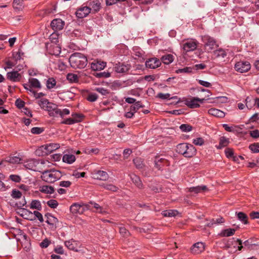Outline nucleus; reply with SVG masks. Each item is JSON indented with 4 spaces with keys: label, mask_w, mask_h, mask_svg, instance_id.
Segmentation results:
<instances>
[{
    "label": "nucleus",
    "mask_w": 259,
    "mask_h": 259,
    "mask_svg": "<svg viewBox=\"0 0 259 259\" xmlns=\"http://www.w3.org/2000/svg\"><path fill=\"white\" fill-rule=\"evenodd\" d=\"M24 0H13V7L15 11H22L24 6Z\"/></svg>",
    "instance_id": "4be33fe9"
},
{
    "label": "nucleus",
    "mask_w": 259,
    "mask_h": 259,
    "mask_svg": "<svg viewBox=\"0 0 259 259\" xmlns=\"http://www.w3.org/2000/svg\"><path fill=\"white\" fill-rule=\"evenodd\" d=\"M65 245L68 249L77 251V250L75 249L76 246L74 241L72 239L65 241Z\"/></svg>",
    "instance_id": "37998d69"
},
{
    "label": "nucleus",
    "mask_w": 259,
    "mask_h": 259,
    "mask_svg": "<svg viewBox=\"0 0 259 259\" xmlns=\"http://www.w3.org/2000/svg\"><path fill=\"white\" fill-rule=\"evenodd\" d=\"M229 143V139L222 137L220 138L219 145L217 146L218 149H221L227 146Z\"/></svg>",
    "instance_id": "c9c22d12"
},
{
    "label": "nucleus",
    "mask_w": 259,
    "mask_h": 259,
    "mask_svg": "<svg viewBox=\"0 0 259 259\" xmlns=\"http://www.w3.org/2000/svg\"><path fill=\"white\" fill-rule=\"evenodd\" d=\"M70 210L73 214H81L84 211L85 208L83 205L75 203L71 205Z\"/></svg>",
    "instance_id": "ddd939ff"
},
{
    "label": "nucleus",
    "mask_w": 259,
    "mask_h": 259,
    "mask_svg": "<svg viewBox=\"0 0 259 259\" xmlns=\"http://www.w3.org/2000/svg\"><path fill=\"white\" fill-rule=\"evenodd\" d=\"M119 232L124 237H127L129 235L128 231L123 226L119 227Z\"/></svg>",
    "instance_id": "13d9d810"
},
{
    "label": "nucleus",
    "mask_w": 259,
    "mask_h": 259,
    "mask_svg": "<svg viewBox=\"0 0 259 259\" xmlns=\"http://www.w3.org/2000/svg\"><path fill=\"white\" fill-rule=\"evenodd\" d=\"M91 8L85 6L79 8L76 12L75 14L77 18H83L87 17L90 13Z\"/></svg>",
    "instance_id": "9d476101"
},
{
    "label": "nucleus",
    "mask_w": 259,
    "mask_h": 259,
    "mask_svg": "<svg viewBox=\"0 0 259 259\" xmlns=\"http://www.w3.org/2000/svg\"><path fill=\"white\" fill-rule=\"evenodd\" d=\"M44 131V129L41 127H34L31 130V132L33 134H40Z\"/></svg>",
    "instance_id": "6e6d98bb"
},
{
    "label": "nucleus",
    "mask_w": 259,
    "mask_h": 259,
    "mask_svg": "<svg viewBox=\"0 0 259 259\" xmlns=\"http://www.w3.org/2000/svg\"><path fill=\"white\" fill-rule=\"evenodd\" d=\"M46 111L48 112L50 116L53 117H58V114L60 113V109L58 108V106L53 103L50 104Z\"/></svg>",
    "instance_id": "4468645a"
},
{
    "label": "nucleus",
    "mask_w": 259,
    "mask_h": 259,
    "mask_svg": "<svg viewBox=\"0 0 259 259\" xmlns=\"http://www.w3.org/2000/svg\"><path fill=\"white\" fill-rule=\"evenodd\" d=\"M40 191L42 193L46 194H53L54 192V189L53 187L51 186H42L40 187Z\"/></svg>",
    "instance_id": "c756f323"
},
{
    "label": "nucleus",
    "mask_w": 259,
    "mask_h": 259,
    "mask_svg": "<svg viewBox=\"0 0 259 259\" xmlns=\"http://www.w3.org/2000/svg\"><path fill=\"white\" fill-rule=\"evenodd\" d=\"M33 214L35 217V220L37 218L40 222H42L44 221L42 215L39 212L34 211Z\"/></svg>",
    "instance_id": "bf43d9fd"
},
{
    "label": "nucleus",
    "mask_w": 259,
    "mask_h": 259,
    "mask_svg": "<svg viewBox=\"0 0 259 259\" xmlns=\"http://www.w3.org/2000/svg\"><path fill=\"white\" fill-rule=\"evenodd\" d=\"M23 55V53L21 52L20 50H19L18 52L16 53H13V57L14 59L15 60V61L19 60L21 59L22 55Z\"/></svg>",
    "instance_id": "052dcab7"
},
{
    "label": "nucleus",
    "mask_w": 259,
    "mask_h": 259,
    "mask_svg": "<svg viewBox=\"0 0 259 259\" xmlns=\"http://www.w3.org/2000/svg\"><path fill=\"white\" fill-rule=\"evenodd\" d=\"M91 203L93 205L94 208H95L97 209V212L102 214H104L106 213V211L98 204L95 202H91Z\"/></svg>",
    "instance_id": "49530a36"
},
{
    "label": "nucleus",
    "mask_w": 259,
    "mask_h": 259,
    "mask_svg": "<svg viewBox=\"0 0 259 259\" xmlns=\"http://www.w3.org/2000/svg\"><path fill=\"white\" fill-rule=\"evenodd\" d=\"M62 176V173L60 171L51 169L43 171L41 178L43 181L52 183L60 179Z\"/></svg>",
    "instance_id": "7ed1b4c3"
},
{
    "label": "nucleus",
    "mask_w": 259,
    "mask_h": 259,
    "mask_svg": "<svg viewBox=\"0 0 259 259\" xmlns=\"http://www.w3.org/2000/svg\"><path fill=\"white\" fill-rule=\"evenodd\" d=\"M250 135L251 137L257 138L259 137V131L255 130L250 132Z\"/></svg>",
    "instance_id": "774afa93"
},
{
    "label": "nucleus",
    "mask_w": 259,
    "mask_h": 259,
    "mask_svg": "<svg viewBox=\"0 0 259 259\" xmlns=\"http://www.w3.org/2000/svg\"><path fill=\"white\" fill-rule=\"evenodd\" d=\"M47 161L42 160L39 162L38 160L31 159L27 160L24 163V166L27 169L33 170L34 171L37 170V166L39 164H44Z\"/></svg>",
    "instance_id": "423d86ee"
},
{
    "label": "nucleus",
    "mask_w": 259,
    "mask_h": 259,
    "mask_svg": "<svg viewBox=\"0 0 259 259\" xmlns=\"http://www.w3.org/2000/svg\"><path fill=\"white\" fill-rule=\"evenodd\" d=\"M161 60L163 63L169 64L174 61V56L171 54H166L161 57Z\"/></svg>",
    "instance_id": "2f4dec72"
},
{
    "label": "nucleus",
    "mask_w": 259,
    "mask_h": 259,
    "mask_svg": "<svg viewBox=\"0 0 259 259\" xmlns=\"http://www.w3.org/2000/svg\"><path fill=\"white\" fill-rule=\"evenodd\" d=\"M47 204L51 208H55L58 205V203L55 199H51L47 202Z\"/></svg>",
    "instance_id": "3c124183"
},
{
    "label": "nucleus",
    "mask_w": 259,
    "mask_h": 259,
    "mask_svg": "<svg viewBox=\"0 0 259 259\" xmlns=\"http://www.w3.org/2000/svg\"><path fill=\"white\" fill-rule=\"evenodd\" d=\"M208 113L209 114L217 117L222 118L225 116V113L223 111L215 108L209 109Z\"/></svg>",
    "instance_id": "b1692460"
},
{
    "label": "nucleus",
    "mask_w": 259,
    "mask_h": 259,
    "mask_svg": "<svg viewBox=\"0 0 259 259\" xmlns=\"http://www.w3.org/2000/svg\"><path fill=\"white\" fill-rule=\"evenodd\" d=\"M103 187L105 189L112 192H116L118 190V187L111 184L104 185Z\"/></svg>",
    "instance_id": "a18cd8bd"
},
{
    "label": "nucleus",
    "mask_w": 259,
    "mask_h": 259,
    "mask_svg": "<svg viewBox=\"0 0 259 259\" xmlns=\"http://www.w3.org/2000/svg\"><path fill=\"white\" fill-rule=\"evenodd\" d=\"M37 103L40 108L45 110H47V108L50 106V104L52 103V102H49L48 99L44 98L37 101Z\"/></svg>",
    "instance_id": "a878e982"
},
{
    "label": "nucleus",
    "mask_w": 259,
    "mask_h": 259,
    "mask_svg": "<svg viewBox=\"0 0 259 259\" xmlns=\"http://www.w3.org/2000/svg\"><path fill=\"white\" fill-rule=\"evenodd\" d=\"M197 44L196 41L189 40L184 42L183 48L186 52L193 51L197 48Z\"/></svg>",
    "instance_id": "9b49d317"
},
{
    "label": "nucleus",
    "mask_w": 259,
    "mask_h": 259,
    "mask_svg": "<svg viewBox=\"0 0 259 259\" xmlns=\"http://www.w3.org/2000/svg\"><path fill=\"white\" fill-rule=\"evenodd\" d=\"M28 83L30 84V87L32 88L36 89H40L41 88L40 82L36 78H30L28 80Z\"/></svg>",
    "instance_id": "c85d7f7f"
},
{
    "label": "nucleus",
    "mask_w": 259,
    "mask_h": 259,
    "mask_svg": "<svg viewBox=\"0 0 259 259\" xmlns=\"http://www.w3.org/2000/svg\"><path fill=\"white\" fill-rule=\"evenodd\" d=\"M177 152L184 155L185 157H192L196 154V150L191 144L181 143L177 145Z\"/></svg>",
    "instance_id": "f03ea898"
},
{
    "label": "nucleus",
    "mask_w": 259,
    "mask_h": 259,
    "mask_svg": "<svg viewBox=\"0 0 259 259\" xmlns=\"http://www.w3.org/2000/svg\"><path fill=\"white\" fill-rule=\"evenodd\" d=\"M69 62L72 68L81 69L87 66L88 60L84 55L80 53H75L70 56Z\"/></svg>",
    "instance_id": "f257e3e1"
},
{
    "label": "nucleus",
    "mask_w": 259,
    "mask_h": 259,
    "mask_svg": "<svg viewBox=\"0 0 259 259\" xmlns=\"http://www.w3.org/2000/svg\"><path fill=\"white\" fill-rule=\"evenodd\" d=\"M89 7L93 9L95 12H97L101 8V3L98 0L92 1L89 3Z\"/></svg>",
    "instance_id": "bb28decb"
},
{
    "label": "nucleus",
    "mask_w": 259,
    "mask_h": 259,
    "mask_svg": "<svg viewBox=\"0 0 259 259\" xmlns=\"http://www.w3.org/2000/svg\"><path fill=\"white\" fill-rule=\"evenodd\" d=\"M249 149L254 153L259 152V143H254L249 146Z\"/></svg>",
    "instance_id": "8fccbe9b"
},
{
    "label": "nucleus",
    "mask_w": 259,
    "mask_h": 259,
    "mask_svg": "<svg viewBox=\"0 0 259 259\" xmlns=\"http://www.w3.org/2000/svg\"><path fill=\"white\" fill-rule=\"evenodd\" d=\"M45 217L47 218L46 222L50 225H56L58 222V219L51 214L48 213L46 214Z\"/></svg>",
    "instance_id": "cd10ccee"
},
{
    "label": "nucleus",
    "mask_w": 259,
    "mask_h": 259,
    "mask_svg": "<svg viewBox=\"0 0 259 259\" xmlns=\"http://www.w3.org/2000/svg\"><path fill=\"white\" fill-rule=\"evenodd\" d=\"M21 215L25 219H27L30 221L35 220V217L32 212L30 211L23 208L21 210Z\"/></svg>",
    "instance_id": "412c9836"
},
{
    "label": "nucleus",
    "mask_w": 259,
    "mask_h": 259,
    "mask_svg": "<svg viewBox=\"0 0 259 259\" xmlns=\"http://www.w3.org/2000/svg\"><path fill=\"white\" fill-rule=\"evenodd\" d=\"M144 107L140 101H138L135 103V104L132 105L130 107V109L134 112H137L140 108Z\"/></svg>",
    "instance_id": "a19ab883"
},
{
    "label": "nucleus",
    "mask_w": 259,
    "mask_h": 259,
    "mask_svg": "<svg viewBox=\"0 0 259 259\" xmlns=\"http://www.w3.org/2000/svg\"><path fill=\"white\" fill-rule=\"evenodd\" d=\"M75 160V157L73 154H65L63 156V161L64 162L71 164Z\"/></svg>",
    "instance_id": "7c9ffc66"
},
{
    "label": "nucleus",
    "mask_w": 259,
    "mask_h": 259,
    "mask_svg": "<svg viewBox=\"0 0 259 259\" xmlns=\"http://www.w3.org/2000/svg\"><path fill=\"white\" fill-rule=\"evenodd\" d=\"M24 102L22 100L18 99L16 100L15 105L19 109L22 108L24 106Z\"/></svg>",
    "instance_id": "69168bd1"
},
{
    "label": "nucleus",
    "mask_w": 259,
    "mask_h": 259,
    "mask_svg": "<svg viewBox=\"0 0 259 259\" xmlns=\"http://www.w3.org/2000/svg\"><path fill=\"white\" fill-rule=\"evenodd\" d=\"M7 78L13 82H17L20 80L21 75L17 71H12L7 73Z\"/></svg>",
    "instance_id": "dca6fc26"
},
{
    "label": "nucleus",
    "mask_w": 259,
    "mask_h": 259,
    "mask_svg": "<svg viewBox=\"0 0 259 259\" xmlns=\"http://www.w3.org/2000/svg\"><path fill=\"white\" fill-rule=\"evenodd\" d=\"M10 179L13 182L18 183L21 181V177L18 175H11L10 176Z\"/></svg>",
    "instance_id": "e2e57ef3"
},
{
    "label": "nucleus",
    "mask_w": 259,
    "mask_h": 259,
    "mask_svg": "<svg viewBox=\"0 0 259 259\" xmlns=\"http://www.w3.org/2000/svg\"><path fill=\"white\" fill-rule=\"evenodd\" d=\"M204 101V99H200L197 97H192L190 99H187L185 101L186 105L191 108H195L199 107L200 105L199 104V102L201 103H203Z\"/></svg>",
    "instance_id": "6e6552de"
},
{
    "label": "nucleus",
    "mask_w": 259,
    "mask_h": 259,
    "mask_svg": "<svg viewBox=\"0 0 259 259\" xmlns=\"http://www.w3.org/2000/svg\"><path fill=\"white\" fill-rule=\"evenodd\" d=\"M64 22L61 19H54L51 23L52 28L55 31L62 30L64 27Z\"/></svg>",
    "instance_id": "2eb2a0df"
},
{
    "label": "nucleus",
    "mask_w": 259,
    "mask_h": 259,
    "mask_svg": "<svg viewBox=\"0 0 259 259\" xmlns=\"http://www.w3.org/2000/svg\"><path fill=\"white\" fill-rule=\"evenodd\" d=\"M95 91L98 92L100 93L101 95L103 96H106L109 94L110 92L108 90L105 89L103 88H96L95 89Z\"/></svg>",
    "instance_id": "de8ad7c7"
},
{
    "label": "nucleus",
    "mask_w": 259,
    "mask_h": 259,
    "mask_svg": "<svg viewBox=\"0 0 259 259\" xmlns=\"http://www.w3.org/2000/svg\"><path fill=\"white\" fill-rule=\"evenodd\" d=\"M110 76V73L109 72H100L96 74V76L99 78H107Z\"/></svg>",
    "instance_id": "680f3d73"
},
{
    "label": "nucleus",
    "mask_w": 259,
    "mask_h": 259,
    "mask_svg": "<svg viewBox=\"0 0 259 259\" xmlns=\"http://www.w3.org/2000/svg\"><path fill=\"white\" fill-rule=\"evenodd\" d=\"M204 250V245L202 242L195 243L191 248V252L194 254H199Z\"/></svg>",
    "instance_id": "aec40b11"
},
{
    "label": "nucleus",
    "mask_w": 259,
    "mask_h": 259,
    "mask_svg": "<svg viewBox=\"0 0 259 259\" xmlns=\"http://www.w3.org/2000/svg\"><path fill=\"white\" fill-rule=\"evenodd\" d=\"M98 95L95 93H91L89 95L87 100L90 102H94L98 99Z\"/></svg>",
    "instance_id": "5fc2aeb1"
},
{
    "label": "nucleus",
    "mask_w": 259,
    "mask_h": 259,
    "mask_svg": "<svg viewBox=\"0 0 259 259\" xmlns=\"http://www.w3.org/2000/svg\"><path fill=\"white\" fill-rule=\"evenodd\" d=\"M22 158L19 156H11L6 159V161L12 164H18L22 161Z\"/></svg>",
    "instance_id": "473e14b6"
},
{
    "label": "nucleus",
    "mask_w": 259,
    "mask_h": 259,
    "mask_svg": "<svg viewBox=\"0 0 259 259\" xmlns=\"http://www.w3.org/2000/svg\"><path fill=\"white\" fill-rule=\"evenodd\" d=\"M178 213L175 210H166L162 212V214L165 217H171L176 216Z\"/></svg>",
    "instance_id": "e433bc0d"
},
{
    "label": "nucleus",
    "mask_w": 259,
    "mask_h": 259,
    "mask_svg": "<svg viewBox=\"0 0 259 259\" xmlns=\"http://www.w3.org/2000/svg\"><path fill=\"white\" fill-rule=\"evenodd\" d=\"M208 191V189L206 186H198L196 187H190L189 188V191L190 192H194L195 193H199Z\"/></svg>",
    "instance_id": "393cba45"
},
{
    "label": "nucleus",
    "mask_w": 259,
    "mask_h": 259,
    "mask_svg": "<svg viewBox=\"0 0 259 259\" xmlns=\"http://www.w3.org/2000/svg\"><path fill=\"white\" fill-rule=\"evenodd\" d=\"M133 161H134L135 165L137 167V168H141L143 167V162L140 159H139V158L134 159Z\"/></svg>",
    "instance_id": "4d7b16f0"
},
{
    "label": "nucleus",
    "mask_w": 259,
    "mask_h": 259,
    "mask_svg": "<svg viewBox=\"0 0 259 259\" xmlns=\"http://www.w3.org/2000/svg\"><path fill=\"white\" fill-rule=\"evenodd\" d=\"M204 143V140L202 138H197L193 140V143L197 146H202Z\"/></svg>",
    "instance_id": "864d4df0"
},
{
    "label": "nucleus",
    "mask_w": 259,
    "mask_h": 259,
    "mask_svg": "<svg viewBox=\"0 0 259 259\" xmlns=\"http://www.w3.org/2000/svg\"><path fill=\"white\" fill-rule=\"evenodd\" d=\"M130 178L133 183L139 189H142L143 186L140 178L135 174L130 175Z\"/></svg>",
    "instance_id": "5701e85b"
},
{
    "label": "nucleus",
    "mask_w": 259,
    "mask_h": 259,
    "mask_svg": "<svg viewBox=\"0 0 259 259\" xmlns=\"http://www.w3.org/2000/svg\"><path fill=\"white\" fill-rule=\"evenodd\" d=\"M180 128L183 132H189L192 130V127L188 124H183L180 125Z\"/></svg>",
    "instance_id": "c03bdc74"
},
{
    "label": "nucleus",
    "mask_w": 259,
    "mask_h": 259,
    "mask_svg": "<svg viewBox=\"0 0 259 259\" xmlns=\"http://www.w3.org/2000/svg\"><path fill=\"white\" fill-rule=\"evenodd\" d=\"M157 97L160 98L161 99H167L170 98V94L168 93L163 94L160 93L158 94V95H157Z\"/></svg>",
    "instance_id": "338daca9"
},
{
    "label": "nucleus",
    "mask_w": 259,
    "mask_h": 259,
    "mask_svg": "<svg viewBox=\"0 0 259 259\" xmlns=\"http://www.w3.org/2000/svg\"><path fill=\"white\" fill-rule=\"evenodd\" d=\"M114 69L117 73H125L130 70V65L128 64L125 65L119 63L115 65Z\"/></svg>",
    "instance_id": "a211bd4d"
},
{
    "label": "nucleus",
    "mask_w": 259,
    "mask_h": 259,
    "mask_svg": "<svg viewBox=\"0 0 259 259\" xmlns=\"http://www.w3.org/2000/svg\"><path fill=\"white\" fill-rule=\"evenodd\" d=\"M202 41L204 44V47L206 51L209 52L218 47L215 39L208 35L202 37Z\"/></svg>",
    "instance_id": "39448f33"
},
{
    "label": "nucleus",
    "mask_w": 259,
    "mask_h": 259,
    "mask_svg": "<svg viewBox=\"0 0 259 259\" xmlns=\"http://www.w3.org/2000/svg\"><path fill=\"white\" fill-rule=\"evenodd\" d=\"M11 196L14 198L18 199L21 197L22 193L20 191L15 189L12 191Z\"/></svg>",
    "instance_id": "603ef678"
},
{
    "label": "nucleus",
    "mask_w": 259,
    "mask_h": 259,
    "mask_svg": "<svg viewBox=\"0 0 259 259\" xmlns=\"http://www.w3.org/2000/svg\"><path fill=\"white\" fill-rule=\"evenodd\" d=\"M56 85V81L53 77L49 78L46 82L47 89L50 90L54 88Z\"/></svg>",
    "instance_id": "4c0bfd02"
},
{
    "label": "nucleus",
    "mask_w": 259,
    "mask_h": 259,
    "mask_svg": "<svg viewBox=\"0 0 259 259\" xmlns=\"http://www.w3.org/2000/svg\"><path fill=\"white\" fill-rule=\"evenodd\" d=\"M30 208L31 209H36L37 210H40L41 208V203L39 201L34 200L32 201L30 204Z\"/></svg>",
    "instance_id": "58836bf2"
},
{
    "label": "nucleus",
    "mask_w": 259,
    "mask_h": 259,
    "mask_svg": "<svg viewBox=\"0 0 259 259\" xmlns=\"http://www.w3.org/2000/svg\"><path fill=\"white\" fill-rule=\"evenodd\" d=\"M237 218L239 220L241 221L244 224H247V215L242 212H236Z\"/></svg>",
    "instance_id": "f704fd0d"
},
{
    "label": "nucleus",
    "mask_w": 259,
    "mask_h": 259,
    "mask_svg": "<svg viewBox=\"0 0 259 259\" xmlns=\"http://www.w3.org/2000/svg\"><path fill=\"white\" fill-rule=\"evenodd\" d=\"M58 114V116L63 117L65 115H68L70 113V111L68 109H64L63 110L60 109V113Z\"/></svg>",
    "instance_id": "0e129e2a"
},
{
    "label": "nucleus",
    "mask_w": 259,
    "mask_h": 259,
    "mask_svg": "<svg viewBox=\"0 0 259 259\" xmlns=\"http://www.w3.org/2000/svg\"><path fill=\"white\" fill-rule=\"evenodd\" d=\"M234 229H227L222 230L220 233V235L222 237H229L233 235L235 232Z\"/></svg>",
    "instance_id": "72a5a7b5"
},
{
    "label": "nucleus",
    "mask_w": 259,
    "mask_h": 259,
    "mask_svg": "<svg viewBox=\"0 0 259 259\" xmlns=\"http://www.w3.org/2000/svg\"><path fill=\"white\" fill-rule=\"evenodd\" d=\"M213 54L215 58H224L226 56L225 52L222 49L217 50L213 52Z\"/></svg>",
    "instance_id": "79ce46f5"
},
{
    "label": "nucleus",
    "mask_w": 259,
    "mask_h": 259,
    "mask_svg": "<svg viewBox=\"0 0 259 259\" xmlns=\"http://www.w3.org/2000/svg\"><path fill=\"white\" fill-rule=\"evenodd\" d=\"M154 162L155 166L158 169H160L163 165H168L169 164L168 161L164 158L160 157V156L155 157Z\"/></svg>",
    "instance_id": "f3484780"
},
{
    "label": "nucleus",
    "mask_w": 259,
    "mask_h": 259,
    "mask_svg": "<svg viewBox=\"0 0 259 259\" xmlns=\"http://www.w3.org/2000/svg\"><path fill=\"white\" fill-rule=\"evenodd\" d=\"M72 118L75 123L80 122L83 117V115L81 114H73L72 115Z\"/></svg>",
    "instance_id": "09e8293b"
},
{
    "label": "nucleus",
    "mask_w": 259,
    "mask_h": 259,
    "mask_svg": "<svg viewBox=\"0 0 259 259\" xmlns=\"http://www.w3.org/2000/svg\"><path fill=\"white\" fill-rule=\"evenodd\" d=\"M92 175L94 179L101 181H106L109 178L107 172L103 170H94L92 172Z\"/></svg>",
    "instance_id": "1a4fd4ad"
},
{
    "label": "nucleus",
    "mask_w": 259,
    "mask_h": 259,
    "mask_svg": "<svg viewBox=\"0 0 259 259\" xmlns=\"http://www.w3.org/2000/svg\"><path fill=\"white\" fill-rule=\"evenodd\" d=\"M67 79L70 82H77L78 81V77L77 75L73 73H68L67 75Z\"/></svg>",
    "instance_id": "ea45409f"
},
{
    "label": "nucleus",
    "mask_w": 259,
    "mask_h": 259,
    "mask_svg": "<svg viewBox=\"0 0 259 259\" xmlns=\"http://www.w3.org/2000/svg\"><path fill=\"white\" fill-rule=\"evenodd\" d=\"M106 65L105 62L101 61H94L91 64V68L93 70H100L103 69Z\"/></svg>",
    "instance_id": "6ab92c4d"
},
{
    "label": "nucleus",
    "mask_w": 259,
    "mask_h": 259,
    "mask_svg": "<svg viewBox=\"0 0 259 259\" xmlns=\"http://www.w3.org/2000/svg\"><path fill=\"white\" fill-rule=\"evenodd\" d=\"M160 61L156 58H150L147 60L145 63L146 67L151 69L156 68L160 66Z\"/></svg>",
    "instance_id": "f8f14e48"
},
{
    "label": "nucleus",
    "mask_w": 259,
    "mask_h": 259,
    "mask_svg": "<svg viewBox=\"0 0 259 259\" xmlns=\"http://www.w3.org/2000/svg\"><path fill=\"white\" fill-rule=\"evenodd\" d=\"M59 148V144L51 143L39 147L36 150V153L38 156H46Z\"/></svg>",
    "instance_id": "20e7f679"
},
{
    "label": "nucleus",
    "mask_w": 259,
    "mask_h": 259,
    "mask_svg": "<svg viewBox=\"0 0 259 259\" xmlns=\"http://www.w3.org/2000/svg\"><path fill=\"white\" fill-rule=\"evenodd\" d=\"M251 65L248 61H240L235 64V70L240 73L246 72L250 70Z\"/></svg>",
    "instance_id": "0eeeda50"
}]
</instances>
